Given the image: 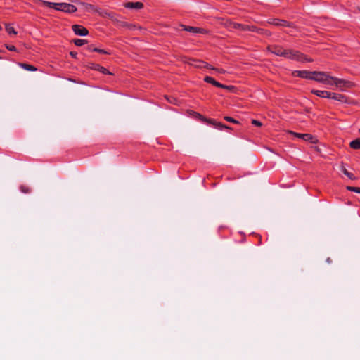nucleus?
Masks as SVG:
<instances>
[{
  "instance_id": "1",
  "label": "nucleus",
  "mask_w": 360,
  "mask_h": 360,
  "mask_svg": "<svg viewBox=\"0 0 360 360\" xmlns=\"http://www.w3.org/2000/svg\"><path fill=\"white\" fill-rule=\"evenodd\" d=\"M268 50L276 56L285 57L286 58L295 60L301 62L313 61L311 58H308L307 56L300 53L297 51L292 49H285L280 46H269Z\"/></svg>"
},
{
  "instance_id": "2",
  "label": "nucleus",
  "mask_w": 360,
  "mask_h": 360,
  "mask_svg": "<svg viewBox=\"0 0 360 360\" xmlns=\"http://www.w3.org/2000/svg\"><path fill=\"white\" fill-rule=\"evenodd\" d=\"M311 79L328 85H333V77L326 72H312Z\"/></svg>"
},
{
  "instance_id": "3",
  "label": "nucleus",
  "mask_w": 360,
  "mask_h": 360,
  "mask_svg": "<svg viewBox=\"0 0 360 360\" xmlns=\"http://www.w3.org/2000/svg\"><path fill=\"white\" fill-rule=\"evenodd\" d=\"M191 114H192L193 115L194 117L197 118V119H199L205 122H207L208 124H212V126H214L215 128L218 129H220L221 130L222 129H230L228 126L226 125H224V124L221 123V122H217L216 120H212V119H207L205 117H203L202 115H200V113L197 112H193L192 111L191 112Z\"/></svg>"
},
{
  "instance_id": "4",
  "label": "nucleus",
  "mask_w": 360,
  "mask_h": 360,
  "mask_svg": "<svg viewBox=\"0 0 360 360\" xmlns=\"http://www.w3.org/2000/svg\"><path fill=\"white\" fill-rule=\"evenodd\" d=\"M333 85H335L339 90L344 91L347 89L352 87L353 84L347 80L333 77Z\"/></svg>"
},
{
  "instance_id": "5",
  "label": "nucleus",
  "mask_w": 360,
  "mask_h": 360,
  "mask_svg": "<svg viewBox=\"0 0 360 360\" xmlns=\"http://www.w3.org/2000/svg\"><path fill=\"white\" fill-rule=\"evenodd\" d=\"M57 11H63L68 13H74L77 11V8L70 4L68 3H58Z\"/></svg>"
},
{
  "instance_id": "6",
  "label": "nucleus",
  "mask_w": 360,
  "mask_h": 360,
  "mask_svg": "<svg viewBox=\"0 0 360 360\" xmlns=\"http://www.w3.org/2000/svg\"><path fill=\"white\" fill-rule=\"evenodd\" d=\"M289 133L292 134L295 137L302 139L304 141H311V143H315L316 141L315 138L309 134H299V133L293 132L292 131H289Z\"/></svg>"
},
{
  "instance_id": "7",
  "label": "nucleus",
  "mask_w": 360,
  "mask_h": 360,
  "mask_svg": "<svg viewBox=\"0 0 360 360\" xmlns=\"http://www.w3.org/2000/svg\"><path fill=\"white\" fill-rule=\"evenodd\" d=\"M72 29L75 34L79 36H86L88 34V30L83 26L79 25H74Z\"/></svg>"
},
{
  "instance_id": "8",
  "label": "nucleus",
  "mask_w": 360,
  "mask_h": 360,
  "mask_svg": "<svg viewBox=\"0 0 360 360\" xmlns=\"http://www.w3.org/2000/svg\"><path fill=\"white\" fill-rule=\"evenodd\" d=\"M98 13L101 16L108 17V18H110L112 20H113L115 22H120V25H122V26H127V23H125L124 22H120V21H118V20L115 17V15L113 13H110V12H108V11H101V9H100Z\"/></svg>"
},
{
  "instance_id": "9",
  "label": "nucleus",
  "mask_w": 360,
  "mask_h": 360,
  "mask_svg": "<svg viewBox=\"0 0 360 360\" xmlns=\"http://www.w3.org/2000/svg\"><path fill=\"white\" fill-rule=\"evenodd\" d=\"M243 30L256 32L257 33L262 34H266V35H269L271 34L269 31L264 30V29L257 28L255 26L245 25V27H243Z\"/></svg>"
},
{
  "instance_id": "10",
  "label": "nucleus",
  "mask_w": 360,
  "mask_h": 360,
  "mask_svg": "<svg viewBox=\"0 0 360 360\" xmlns=\"http://www.w3.org/2000/svg\"><path fill=\"white\" fill-rule=\"evenodd\" d=\"M268 23L272 24L276 26H283V27H290L291 24L286 20H278V19H272L268 21Z\"/></svg>"
},
{
  "instance_id": "11",
  "label": "nucleus",
  "mask_w": 360,
  "mask_h": 360,
  "mask_svg": "<svg viewBox=\"0 0 360 360\" xmlns=\"http://www.w3.org/2000/svg\"><path fill=\"white\" fill-rule=\"evenodd\" d=\"M330 99H333V100H335V101H338L339 102H341V103H347L348 101H347V98L343 95V94H336V93H330Z\"/></svg>"
},
{
  "instance_id": "12",
  "label": "nucleus",
  "mask_w": 360,
  "mask_h": 360,
  "mask_svg": "<svg viewBox=\"0 0 360 360\" xmlns=\"http://www.w3.org/2000/svg\"><path fill=\"white\" fill-rule=\"evenodd\" d=\"M295 76L311 79L312 72L308 70H298L293 73Z\"/></svg>"
},
{
  "instance_id": "13",
  "label": "nucleus",
  "mask_w": 360,
  "mask_h": 360,
  "mask_svg": "<svg viewBox=\"0 0 360 360\" xmlns=\"http://www.w3.org/2000/svg\"><path fill=\"white\" fill-rule=\"evenodd\" d=\"M311 93L316 95L317 96L321 97V98H330V91H321V90H316L312 89Z\"/></svg>"
},
{
  "instance_id": "14",
  "label": "nucleus",
  "mask_w": 360,
  "mask_h": 360,
  "mask_svg": "<svg viewBox=\"0 0 360 360\" xmlns=\"http://www.w3.org/2000/svg\"><path fill=\"white\" fill-rule=\"evenodd\" d=\"M124 6L128 8L139 10L143 7V4L141 2H127L124 4Z\"/></svg>"
},
{
  "instance_id": "15",
  "label": "nucleus",
  "mask_w": 360,
  "mask_h": 360,
  "mask_svg": "<svg viewBox=\"0 0 360 360\" xmlns=\"http://www.w3.org/2000/svg\"><path fill=\"white\" fill-rule=\"evenodd\" d=\"M205 82H207V83H210L212 84H213L214 86H217V87H224V84L215 81L212 77H209V76H207L205 77L204 79Z\"/></svg>"
},
{
  "instance_id": "16",
  "label": "nucleus",
  "mask_w": 360,
  "mask_h": 360,
  "mask_svg": "<svg viewBox=\"0 0 360 360\" xmlns=\"http://www.w3.org/2000/svg\"><path fill=\"white\" fill-rule=\"evenodd\" d=\"M181 26L183 27V30H184L186 31H188V32H200V28H197V27H191V26H186V25H181Z\"/></svg>"
},
{
  "instance_id": "17",
  "label": "nucleus",
  "mask_w": 360,
  "mask_h": 360,
  "mask_svg": "<svg viewBox=\"0 0 360 360\" xmlns=\"http://www.w3.org/2000/svg\"><path fill=\"white\" fill-rule=\"evenodd\" d=\"M349 146L353 149L360 148V138L353 140L350 142Z\"/></svg>"
},
{
  "instance_id": "18",
  "label": "nucleus",
  "mask_w": 360,
  "mask_h": 360,
  "mask_svg": "<svg viewBox=\"0 0 360 360\" xmlns=\"http://www.w3.org/2000/svg\"><path fill=\"white\" fill-rule=\"evenodd\" d=\"M93 68L95 70H97L104 74H111L106 68H105L104 67H102L98 64L94 65Z\"/></svg>"
},
{
  "instance_id": "19",
  "label": "nucleus",
  "mask_w": 360,
  "mask_h": 360,
  "mask_svg": "<svg viewBox=\"0 0 360 360\" xmlns=\"http://www.w3.org/2000/svg\"><path fill=\"white\" fill-rule=\"evenodd\" d=\"M20 66H21L22 68H24L26 70L28 71H35L37 70V68L31 65L26 64V63H20Z\"/></svg>"
},
{
  "instance_id": "20",
  "label": "nucleus",
  "mask_w": 360,
  "mask_h": 360,
  "mask_svg": "<svg viewBox=\"0 0 360 360\" xmlns=\"http://www.w3.org/2000/svg\"><path fill=\"white\" fill-rule=\"evenodd\" d=\"M82 4L84 6L85 8L89 11H95L98 13L100 9H98L94 7V6L90 4H84L82 3Z\"/></svg>"
},
{
  "instance_id": "21",
  "label": "nucleus",
  "mask_w": 360,
  "mask_h": 360,
  "mask_svg": "<svg viewBox=\"0 0 360 360\" xmlns=\"http://www.w3.org/2000/svg\"><path fill=\"white\" fill-rule=\"evenodd\" d=\"M41 3L46 6L53 8L56 10L57 5H58V3H53V2H49V1H42V0L41 1Z\"/></svg>"
},
{
  "instance_id": "22",
  "label": "nucleus",
  "mask_w": 360,
  "mask_h": 360,
  "mask_svg": "<svg viewBox=\"0 0 360 360\" xmlns=\"http://www.w3.org/2000/svg\"><path fill=\"white\" fill-rule=\"evenodd\" d=\"M203 64H205V67L206 68H209V69H212V70H215L216 72H217L218 73H224L225 72V71L222 69H219V68H214L213 67H212L210 65H209L208 63H202Z\"/></svg>"
},
{
  "instance_id": "23",
  "label": "nucleus",
  "mask_w": 360,
  "mask_h": 360,
  "mask_svg": "<svg viewBox=\"0 0 360 360\" xmlns=\"http://www.w3.org/2000/svg\"><path fill=\"white\" fill-rule=\"evenodd\" d=\"M342 172H343V174L345 175H346L350 179L354 180V179H356L355 176H354V174L350 173V172H349L345 168L343 167L342 169Z\"/></svg>"
},
{
  "instance_id": "24",
  "label": "nucleus",
  "mask_w": 360,
  "mask_h": 360,
  "mask_svg": "<svg viewBox=\"0 0 360 360\" xmlns=\"http://www.w3.org/2000/svg\"><path fill=\"white\" fill-rule=\"evenodd\" d=\"M230 25L233 28L240 29L242 30H243V27L245 26V25H242V24H239V23H236V22H230Z\"/></svg>"
},
{
  "instance_id": "25",
  "label": "nucleus",
  "mask_w": 360,
  "mask_h": 360,
  "mask_svg": "<svg viewBox=\"0 0 360 360\" xmlns=\"http://www.w3.org/2000/svg\"><path fill=\"white\" fill-rule=\"evenodd\" d=\"M86 42H87L86 40H84V39H76L74 40V44L77 46H81L84 45V44H86Z\"/></svg>"
},
{
  "instance_id": "26",
  "label": "nucleus",
  "mask_w": 360,
  "mask_h": 360,
  "mask_svg": "<svg viewBox=\"0 0 360 360\" xmlns=\"http://www.w3.org/2000/svg\"><path fill=\"white\" fill-rule=\"evenodd\" d=\"M6 30L8 33L9 34H16V32L15 31L14 28L13 27H11V25H6Z\"/></svg>"
},
{
  "instance_id": "27",
  "label": "nucleus",
  "mask_w": 360,
  "mask_h": 360,
  "mask_svg": "<svg viewBox=\"0 0 360 360\" xmlns=\"http://www.w3.org/2000/svg\"><path fill=\"white\" fill-rule=\"evenodd\" d=\"M92 51H95V52H98V53H104V54H110V52L104 50V49H98V48H94L92 49Z\"/></svg>"
},
{
  "instance_id": "28",
  "label": "nucleus",
  "mask_w": 360,
  "mask_h": 360,
  "mask_svg": "<svg viewBox=\"0 0 360 360\" xmlns=\"http://www.w3.org/2000/svg\"><path fill=\"white\" fill-rule=\"evenodd\" d=\"M347 189L350 191H353V192H356L357 193H360V188L359 187L347 186Z\"/></svg>"
},
{
  "instance_id": "29",
  "label": "nucleus",
  "mask_w": 360,
  "mask_h": 360,
  "mask_svg": "<svg viewBox=\"0 0 360 360\" xmlns=\"http://www.w3.org/2000/svg\"><path fill=\"white\" fill-rule=\"evenodd\" d=\"M192 61L198 63V64L191 63V65H195V67H198V68H205V64L202 63H204L203 61L195 60H192Z\"/></svg>"
},
{
  "instance_id": "30",
  "label": "nucleus",
  "mask_w": 360,
  "mask_h": 360,
  "mask_svg": "<svg viewBox=\"0 0 360 360\" xmlns=\"http://www.w3.org/2000/svg\"><path fill=\"white\" fill-rule=\"evenodd\" d=\"M252 124H253L254 125H255L257 127H261L262 125L261 122L256 120H252Z\"/></svg>"
},
{
  "instance_id": "31",
  "label": "nucleus",
  "mask_w": 360,
  "mask_h": 360,
  "mask_svg": "<svg viewBox=\"0 0 360 360\" xmlns=\"http://www.w3.org/2000/svg\"><path fill=\"white\" fill-rule=\"evenodd\" d=\"M224 119L226 120V121H229V122H233V123H238V121L236 120L235 119L231 117H225Z\"/></svg>"
},
{
  "instance_id": "32",
  "label": "nucleus",
  "mask_w": 360,
  "mask_h": 360,
  "mask_svg": "<svg viewBox=\"0 0 360 360\" xmlns=\"http://www.w3.org/2000/svg\"><path fill=\"white\" fill-rule=\"evenodd\" d=\"M20 189H21V191H22L23 193H29V192H30L29 188H27V187H26V186H22L20 187Z\"/></svg>"
},
{
  "instance_id": "33",
  "label": "nucleus",
  "mask_w": 360,
  "mask_h": 360,
  "mask_svg": "<svg viewBox=\"0 0 360 360\" xmlns=\"http://www.w3.org/2000/svg\"><path fill=\"white\" fill-rule=\"evenodd\" d=\"M6 48L10 51H16V48L13 45H7Z\"/></svg>"
},
{
  "instance_id": "34",
  "label": "nucleus",
  "mask_w": 360,
  "mask_h": 360,
  "mask_svg": "<svg viewBox=\"0 0 360 360\" xmlns=\"http://www.w3.org/2000/svg\"><path fill=\"white\" fill-rule=\"evenodd\" d=\"M224 87H222L223 89H228L229 91H231L233 90L235 87L233 86H226V85H224Z\"/></svg>"
},
{
  "instance_id": "35",
  "label": "nucleus",
  "mask_w": 360,
  "mask_h": 360,
  "mask_svg": "<svg viewBox=\"0 0 360 360\" xmlns=\"http://www.w3.org/2000/svg\"><path fill=\"white\" fill-rule=\"evenodd\" d=\"M70 56H72L73 58H76V56H77V53L76 52H74V51H71L70 53Z\"/></svg>"
},
{
  "instance_id": "36",
  "label": "nucleus",
  "mask_w": 360,
  "mask_h": 360,
  "mask_svg": "<svg viewBox=\"0 0 360 360\" xmlns=\"http://www.w3.org/2000/svg\"><path fill=\"white\" fill-rule=\"evenodd\" d=\"M94 48V47L92 45H90V46H89L87 47V49H88L89 51H92V49H93Z\"/></svg>"
},
{
  "instance_id": "37",
  "label": "nucleus",
  "mask_w": 360,
  "mask_h": 360,
  "mask_svg": "<svg viewBox=\"0 0 360 360\" xmlns=\"http://www.w3.org/2000/svg\"><path fill=\"white\" fill-rule=\"evenodd\" d=\"M326 262H327L328 263H330V262H331V259H330V258H328V259H326Z\"/></svg>"
},
{
  "instance_id": "38",
  "label": "nucleus",
  "mask_w": 360,
  "mask_h": 360,
  "mask_svg": "<svg viewBox=\"0 0 360 360\" xmlns=\"http://www.w3.org/2000/svg\"><path fill=\"white\" fill-rule=\"evenodd\" d=\"M129 27H134V25H129Z\"/></svg>"
},
{
  "instance_id": "39",
  "label": "nucleus",
  "mask_w": 360,
  "mask_h": 360,
  "mask_svg": "<svg viewBox=\"0 0 360 360\" xmlns=\"http://www.w3.org/2000/svg\"><path fill=\"white\" fill-rule=\"evenodd\" d=\"M359 132L360 133V129H359Z\"/></svg>"
}]
</instances>
